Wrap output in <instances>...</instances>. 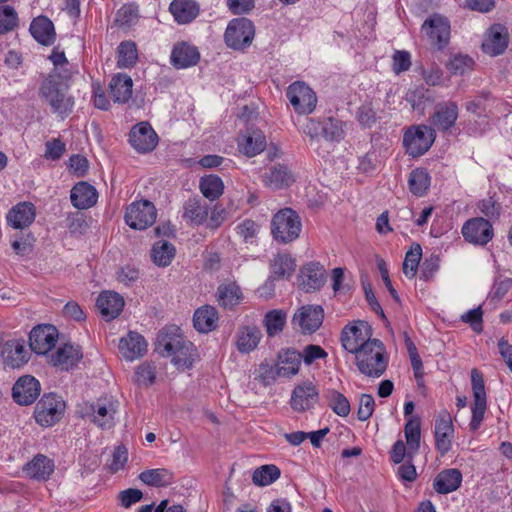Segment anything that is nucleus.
I'll list each match as a JSON object with an SVG mask.
<instances>
[{
	"instance_id": "nucleus-1",
	"label": "nucleus",
	"mask_w": 512,
	"mask_h": 512,
	"mask_svg": "<svg viewBox=\"0 0 512 512\" xmlns=\"http://www.w3.org/2000/svg\"><path fill=\"white\" fill-rule=\"evenodd\" d=\"M155 350L163 357H171L178 370H188L193 366L196 349L192 342L185 340L180 334L163 329L156 339Z\"/></svg>"
},
{
	"instance_id": "nucleus-2",
	"label": "nucleus",
	"mask_w": 512,
	"mask_h": 512,
	"mask_svg": "<svg viewBox=\"0 0 512 512\" xmlns=\"http://www.w3.org/2000/svg\"><path fill=\"white\" fill-rule=\"evenodd\" d=\"M58 76L47 75L39 87V96L47 103L51 111L62 118L69 115L74 107V97L69 94V85L56 82Z\"/></svg>"
},
{
	"instance_id": "nucleus-3",
	"label": "nucleus",
	"mask_w": 512,
	"mask_h": 512,
	"mask_svg": "<svg viewBox=\"0 0 512 512\" xmlns=\"http://www.w3.org/2000/svg\"><path fill=\"white\" fill-rule=\"evenodd\" d=\"M356 365L359 371L372 378H379L384 374L388 365V358L385 356V347L378 339L368 342L355 355Z\"/></svg>"
},
{
	"instance_id": "nucleus-4",
	"label": "nucleus",
	"mask_w": 512,
	"mask_h": 512,
	"mask_svg": "<svg viewBox=\"0 0 512 512\" xmlns=\"http://www.w3.org/2000/svg\"><path fill=\"white\" fill-rule=\"evenodd\" d=\"M271 231L276 241L290 243L299 237L302 224L299 215L291 208L279 210L272 219Z\"/></svg>"
},
{
	"instance_id": "nucleus-5",
	"label": "nucleus",
	"mask_w": 512,
	"mask_h": 512,
	"mask_svg": "<svg viewBox=\"0 0 512 512\" xmlns=\"http://www.w3.org/2000/svg\"><path fill=\"white\" fill-rule=\"evenodd\" d=\"M436 138L433 128L427 125L411 126L403 135V146L406 153L412 157L425 154Z\"/></svg>"
},
{
	"instance_id": "nucleus-6",
	"label": "nucleus",
	"mask_w": 512,
	"mask_h": 512,
	"mask_svg": "<svg viewBox=\"0 0 512 512\" xmlns=\"http://www.w3.org/2000/svg\"><path fill=\"white\" fill-rule=\"evenodd\" d=\"M255 36V27L247 18H236L229 22L225 31V43L234 50H244L249 47Z\"/></svg>"
},
{
	"instance_id": "nucleus-7",
	"label": "nucleus",
	"mask_w": 512,
	"mask_h": 512,
	"mask_svg": "<svg viewBox=\"0 0 512 512\" xmlns=\"http://www.w3.org/2000/svg\"><path fill=\"white\" fill-rule=\"evenodd\" d=\"M65 403L56 394H44L34 411L36 422L43 427H50L63 416Z\"/></svg>"
},
{
	"instance_id": "nucleus-8",
	"label": "nucleus",
	"mask_w": 512,
	"mask_h": 512,
	"mask_svg": "<svg viewBox=\"0 0 512 512\" xmlns=\"http://www.w3.org/2000/svg\"><path fill=\"white\" fill-rule=\"evenodd\" d=\"M286 96L294 111L298 114L307 115L316 108V93L303 81L290 84L286 90Z\"/></svg>"
},
{
	"instance_id": "nucleus-9",
	"label": "nucleus",
	"mask_w": 512,
	"mask_h": 512,
	"mask_svg": "<svg viewBox=\"0 0 512 512\" xmlns=\"http://www.w3.org/2000/svg\"><path fill=\"white\" fill-rule=\"evenodd\" d=\"M157 211L154 204L148 200L131 203L125 212L126 224L135 230H144L156 221Z\"/></svg>"
},
{
	"instance_id": "nucleus-10",
	"label": "nucleus",
	"mask_w": 512,
	"mask_h": 512,
	"mask_svg": "<svg viewBox=\"0 0 512 512\" xmlns=\"http://www.w3.org/2000/svg\"><path fill=\"white\" fill-rule=\"evenodd\" d=\"M422 31L437 50H443L449 44L450 22L442 15L434 14L427 18L422 24Z\"/></svg>"
},
{
	"instance_id": "nucleus-11",
	"label": "nucleus",
	"mask_w": 512,
	"mask_h": 512,
	"mask_svg": "<svg viewBox=\"0 0 512 512\" xmlns=\"http://www.w3.org/2000/svg\"><path fill=\"white\" fill-rule=\"evenodd\" d=\"M324 310L320 305L302 306L294 314L292 323L298 326L303 334L316 332L323 323Z\"/></svg>"
},
{
	"instance_id": "nucleus-12",
	"label": "nucleus",
	"mask_w": 512,
	"mask_h": 512,
	"mask_svg": "<svg viewBox=\"0 0 512 512\" xmlns=\"http://www.w3.org/2000/svg\"><path fill=\"white\" fill-rule=\"evenodd\" d=\"M462 235L467 242L484 246L492 240L493 228L488 220L476 217L465 222L462 227Z\"/></svg>"
},
{
	"instance_id": "nucleus-13",
	"label": "nucleus",
	"mask_w": 512,
	"mask_h": 512,
	"mask_svg": "<svg viewBox=\"0 0 512 512\" xmlns=\"http://www.w3.org/2000/svg\"><path fill=\"white\" fill-rule=\"evenodd\" d=\"M57 340L58 331L50 324L34 327L29 335L31 350L40 355H46L52 348H54Z\"/></svg>"
},
{
	"instance_id": "nucleus-14",
	"label": "nucleus",
	"mask_w": 512,
	"mask_h": 512,
	"mask_svg": "<svg viewBox=\"0 0 512 512\" xmlns=\"http://www.w3.org/2000/svg\"><path fill=\"white\" fill-rule=\"evenodd\" d=\"M458 114L459 109L456 102L447 101L439 103L430 117V127L434 131L447 132L455 125Z\"/></svg>"
},
{
	"instance_id": "nucleus-15",
	"label": "nucleus",
	"mask_w": 512,
	"mask_h": 512,
	"mask_svg": "<svg viewBox=\"0 0 512 512\" xmlns=\"http://www.w3.org/2000/svg\"><path fill=\"white\" fill-rule=\"evenodd\" d=\"M453 423L448 411H441L435 419V446L439 453L444 456L451 449V439L453 437Z\"/></svg>"
},
{
	"instance_id": "nucleus-16",
	"label": "nucleus",
	"mask_w": 512,
	"mask_h": 512,
	"mask_svg": "<svg viewBox=\"0 0 512 512\" xmlns=\"http://www.w3.org/2000/svg\"><path fill=\"white\" fill-rule=\"evenodd\" d=\"M40 391L39 381L31 375H25L13 385L12 397L19 405H30L38 398Z\"/></svg>"
},
{
	"instance_id": "nucleus-17",
	"label": "nucleus",
	"mask_w": 512,
	"mask_h": 512,
	"mask_svg": "<svg viewBox=\"0 0 512 512\" xmlns=\"http://www.w3.org/2000/svg\"><path fill=\"white\" fill-rule=\"evenodd\" d=\"M157 139V134L147 122L134 125L129 133L131 146L140 153L152 151L157 145Z\"/></svg>"
},
{
	"instance_id": "nucleus-18",
	"label": "nucleus",
	"mask_w": 512,
	"mask_h": 512,
	"mask_svg": "<svg viewBox=\"0 0 512 512\" xmlns=\"http://www.w3.org/2000/svg\"><path fill=\"white\" fill-rule=\"evenodd\" d=\"M364 330L355 325H347L341 332V342L343 348L353 354H357L371 340V328L363 326Z\"/></svg>"
},
{
	"instance_id": "nucleus-19",
	"label": "nucleus",
	"mask_w": 512,
	"mask_h": 512,
	"mask_svg": "<svg viewBox=\"0 0 512 512\" xmlns=\"http://www.w3.org/2000/svg\"><path fill=\"white\" fill-rule=\"evenodd\" d=\"M319 394L312 382H304L297 385L291 396L290 405L297 412H304L311 409L318 401Z\"/></svg>"
},
{
	"instance_id": "nucleus-20",
	"label": "nucleus",
	"mask_w": 512,
	"mask_h": 512,
	"mask_svg": "<svg viewBox=\"0 0 512 512\" xmlns=\"http://www.w3.org/2000/svg\"><path fill=\"white\" fill-rule=\"evenodd\" d=\"M82 357L83 354L78 345L66 343L49 356V362L61 370L68 371L75 367Z\"/></svg>"
},
{
	"instance_id": "nucleus-21",
	"label": "nucleus",
	"mask_w": 512,
	"mask_h": 512,
	"mask_svg": "<svg viewBox=\"0 0 512 512\" xmlns=\"http://www.w3.org/2000/svg\"><path fill=\"white\" fill-rule=\"evenodd\" d=\"M508 46V32L500 24H494L485 34L482 49L491 56L502 54Z\"/></svg>"
},
{
	"instance_id": "nucleus-22",
	"label": "nucleus",
	"mask_w": 512,
	"mask_h": 512,
	"mask_svg": "<svg viewBox=\"0 0 512 512\" xmlns=\"http://www.w3.org/2000/svg\"><path fill=\"white\" fill-rule=\"evenodd\" d=\"M36 208L31 202H20L7 213V223L14 229L29 227L35 220Z\"/></svg>"
},
{
	"instance_id": "nucleus-23",
	"label": "nucleus",
	"mask_w": 512,
	"mask_h": 512,
	"mask_svg": "<svg viewBox=\"0 0 512 512\" xmlns=\"http://www.w3.org/2000/svg\"><path fill=\"white\" fill-rule=\"evenodd\" d=\"M200 59V53L197 47L180 42L174 45L171 52V64L177 69H185L195 66Z\"/></svg>"
},
{
	"instance_id": "nucleus-24",
	"label": "nucleus",
	"mask_w": 512,
	"mask_h": 512,
	"mask_svg": "<svg viewBox=\"0 0 512 512\" xmlns=\"http://www.w3.org/2000/svg\"><path fill=\"white\" fill-rule=\"evenodd\" d=\"M125 305L123 297L113 291L102 292L96 301V306L107 321L119 316Z\"/></svg>"
},
{
	"instance_id": "nucleus-25",
	"label": "nucleus",
	"mask_w": 512,
	"mask_h": 512,
	"mask_svg": "<svg viewBox=\"0 0 512 512\" xmlns=\"http://www.w3.org/2000/svg\"><path fill=\"white\" fill-rule=\"evenodd\" d=\"M210 210L207 201L196 196L184 203L182 216L189 224L198 226L207 221Z\"/></svg>"
},
{
	"instance_id": "nucleus-26",
	"label": "nucleus",
	"mask_w": 512,
	"mask_h": 512,
	"mask_svg": "<svg viewBox=\"0 0 512 512\" xmlns=\"http://www.w3.org/2000/svg\"><path fill=\"white\" fill-rule=\"evenodd\" d=\"M299 278L304 291H315L325 283V270L319 263L310 262L301 268Z\"/></svg>"
},
{
	"instance_id": "nucleus-27",
	"label": "nucleus",
	"mask_w": 512,
	"mask_h": 512,
	"mask_svg": "<svg viewBox=\"0 0 512 512\" xmlns=\"http://www.w3.org/2000/svg\"><path fill=\"white\" fill-rule=\"evenodd\" d=\"M55 468L54 461L43 454H37L23 467L24 473L31 479L46 481Z\"/></svg>"
},
{
	"instance_id": "nucleus-28",
	"label": "nucleus",
	"mask_w": 512,
	"mask_h": 512,
	"mask_svg": "<svg viewBox=\"0 0 512 512\" xmlns=\"http://www.w3.org/2000/svg\"><path fill=\"white\" fill-rule=\"evenodd\" d=\"M92 421L102 429H110L114 425V416L117 412L116 404L107 398L98 399L91 405Z\"/></svg>"
},
{
	"instance_id": "nucleus-29",
	"label": "nucleus",
	"mask_w": 512,
	"mask_h": 512,
	"mask_svg": "<svg viewBox=\"0 0 512 512\" xmlns=\"http://www.w3.org/2000/svg\"><path fill=\"white\" fill-rule=\"evenodd\" d=\"M119 350L125 359L135 360L147 352V342L141 334L130 331L126 337L121 338Z\"/></svg>"
},
{
	"instance_id": "nucleus-30",
	"label": "nucleus",
	"mask_w": 512,
	"mask_h": 512,
	"mask_svg": "<svg viewBox=\"0 0 512 512\" xmlns=\"http://www.w3.org/2000/svg\"><path fill=\"white\" fill-rule=\"evenodd\" d=\"M70 199L72 205L80 210L88 209L97 203L98 193L94 186L81 181L71 189Z\"/></svg>"
},
{
	"instance_id": "nucleus-31",
	"label": "nucleus",
	"mask_w": 512,
	"mask_h": 512,
	"mask_svg": "<svg viewBox=\"0 0 512 512\" xmlns=\"http://www.w3.org/2000/svg\"><path fill=\"white\" fill-rule=\"evenodd\" d=\"M266 137L260 129L248 128L238 142L239 150L248 157H253L266 148Z\"/></svg>"
},
{
	"instance_id": "nucleus-32",
	"label": "nucleus",
	"mask_w": 512,
	"mask_h": 512,
	"mask_svg": "<svg viewBox=\"0 0 512 512\" xmlns=\"http://www.w3.org/2000/svg\"><path fill=\"white\" fill-rule=\"evenodd\" d=\"M219 314L215 307L204 305L194 312L193 325L200 333H209L218 327Z\"/></svg>"
},
{
	"instance_id": "nucleus-33",
	"label": "nucleus",
	"mask_w": 512,
	"mask_h": 512,
	"mask_svg": "<svg viewBox=\"0 0 512 512\" xmlns=\"http://www.w3.org/2000/svg\"><path fill=\"white\" fill-rule=\"evenodd\" d=\"M30 32L33 38L44 46H50L55 41L54 24L46 16H39L33 19L30 25Z\"/></svg>"
},
{
	"instance_id": "nucleus-34",
	"label": "nucleus",
	"mask_w": 512,
	"mask_h": 512,
	"mask_svg": "<svg viewBox=\"0 0 512 512\" xmlns=\"http://www.w3.org/2000/svg\"><path fill=\"white\" fill-rule=\"evenodd\" d=\"M1 356L6 366L19 368L29 360V352L17 341L6 342L1 349Z\"/></svg>"
},
{
	"instance_id": "nucleus-35",
	"label": "nucleus",
	"mask_w": 512,
	"mask_h": 512,
	"mask_svg": "<svg viewBox=\"0 0 512 512\" xmlns=\"http://www.w3.org/2000/svg\"><path fill=\"white\" fill-rule=\"evenodd\" d=\"M132 88V78L127 74L118 73L110 81V96L115 103H126L132 96Z\"/></svg>"
},
{
	"instance_id": "nucleus-36",
	"label": "nucleus",
	"mask_w": 512,
	"mask_h": 512,
	"mask_svg": "<svg viewBox=\"0 0 512 512\" xmlns=\"http://www.w3.org/2000/svg\"><path fill=\"white\" fill-rule=\"evenodd\" d=\"M169 10L179 24L192 22L200 12L199 5L194 0H173Z\"/></svg>"
},
{
	"instance_id": "nucleus-37",
	"label": "nucleus",
	"mask_w": 512,
	"mask_h": 512,
	"mask_svg": "<svg viewBox=\"0 0 512 512\" xmlns=\"http://www.w3.org/2000/svg\"><path fill=\"white\" fill-rule=\"evenodd\" d=\"M462 483V473L456 468L445 469L437 474L433 488L439 494H448L457 490Z\"/></svg>"
},
{
	"instance_id": "nucleus-38",
	"label": "nucleus",
	"mask_w": 512,
	"mask_h": 512,
	"mask_svg": "<svg viewBox=\"0 0 512 512\" xmlns=\"http://www.w3.org/2000/svg\"><path fill=\"white\" fill-rule=\"evenodd\" d=\"M262 338L261 330L257 326H244L237 332L236 347L241 353L255 350Z\"/></svg>"
},
{
	"instance_id": "nucleus-39",
	"label": "nucleus",
	"mask_w": 512,
	"mask_h": 512,
	"mask_svg": "<svg viewBox=\"0 0 512 512\" xmlns=\"http://www.w3.org/2000/svg\"><path fill=\"white\" fill-rule=\"evenodd\" d=\"M302 355L293 348L282 349L278 354L279 372L283 377H290L298 373Z\"/></svg>"
},
{
	"instance_id": "nucleus-40",
	"label": "nucleus",
	"mask_w": 512,
	"mask_h": 512,
	"mask_svg": "<svg viewBox=\"0 0 512 512\" xmlns=\"http://www.w3.org/2000/svg\"><path fill=\"white\" fill-rule=\"evenodd\" d=\"M294 182L291 171L285 165H277L270 169L264 177L266 186L272 189H283L289 187Z\"/></svg>"
},
{
	"instance_id": "nucleus-41",
	"label": "nucleus",
	"mask_w": 512,
	"mask_h": 512,
	"mask_svg": "<svg viewBox=\"0 0 512 512\" xmlns=\"http://www.w3.org/2000/svg\"><path fill=\"white\" fill-rule=\"evenodd\" d=\"M138 478L148 486L166 487L173 483L174 474L166 468H157L141 472Z\"/></svg>"
},
{
	"instance_id": "nucleus-42",
	"label": "nucleus",
	"mask_w": 512,
	"mask_h": 512,
	"mask_svg": "<svg viewBox=\"0 0 512 512\" xmlns=\"http://www.w3.org/2000/svg\"><path fill=\"white\" fill-rule=\"evenodd\" d=\"M242 299L240 287L235 283L222 284L217 289V301L225 309H232Z\"/></svg>"
},
{
	"instance_id": "nucleus-43",
	"label": "nucleus",
	"mask_w": 512,
	"mask_h": 512,
	"mask_svg": "<svg viewBox=\"0 0 512 512\" xmlns=\"http://www.w3.org/2000/svg\"><path fill=\"white\" fill-rule=\"evenodd\" d=\"M176 249L168 241L161 240L154 243L151 249V259L159 267H166L171 264L175 257Z\"/></svg>"
},
{
	"instance_id": "nucleus-44",
	"label": "nucleus",
	"mask_w": 512,
	"mask_h": 512,
	"mask_svg": "<svg viewBox=\"0 0 512 512\" xmlns=\"http://www.w3.org/2000/svg\"><path fill=\"white\" fill-rule=\"evenodd\" d=\"M431 177L426 169L416 168L409 174L408 188L409 191L418 197H422L427 193L430 187Z\"/></svg>"
},
{
	"instance_id": "nucleus-45",
	"label": "nucleus",
	"mask_w": 512,
	"mask_h": 512,
	"mask_svg": "<svg viewBox=\"0 0 512 512\" xmlns=\"http://www.w3.org/2000/svg\"><path fill=\"white\" fill-rule=\"evenodd\" d=\"M295 261L288 254H277L271 263V276L275 279L289 278L295 270Z\"/></svg>"
},
{
	"instance_id": "nucleus-46",
	"label": "nucleus",
	"mask_w": 512,
	"mask_h": 512,
	"mask_svg": "<svg viewBox=\"0 0 512 512\" xmlns=\"http://www.w3.org/2000/svg\"><path fill=\"white\" fill-rule=\"evenodd\" d=\"M199 188L205 198L214 201L223 194L224 184L219 176L208 175L201 178Z\"/></svg>"
},
{
	"instance_id": "nucleus-47",
	"label": "nucleus",
	"mask_w": 512,
	"mask_h": 512,
	"mask_svg": "<svg viewBox=\"0 0 512 512\" xmlns=\"http://www.w3.org/2000/svg\"><path fill=\"white\" fill-rule=\"evenodd\" d=\"M328 406L340 417H346L350 413V402L346 396L337 390L329 389L325 393Z\"/></svg>"
},
{
	"instance_id": "nucleus-48",
	"label": "nucleus",
	"mask_w": 512,
	"mask_h": 512,
	"mask_svg": "<svg viewBox=\"0 0 512 512\" xmlns=\"http://www.w3.org/2000/svg\"><path fill=\"white\" fill-rule=\"evenodd\" d=\"M493 101L491 93L487 90H482L473 99L465 103V109L469 113L482 116L487 112Z\"/></svg>"
},
{
	"instance_id": "nucleus-49",
	"label": "nucleus",
	"mask_w": 512,
	"mask_h": 512,
	"mask_svg": "<svg viewBox=\"0 0 512 512\" xmlns=\"http://www.w3.org/2000/svg\"><path fill=\"white\" fill-rule=\"evenodd\" d=\"M138 59L137 47L133 41H123L118 46L117 64L120 68L134 66Z\"/></svg>"
},
{
	"instance_id": "nucleus-50",
	"label": "nucleus",
	"mask_w": 512,
	"mask_h": 512,
	"mask_svg": "<svg viewBox=\"0 0 512 512\" xmlns=\"http://www.w3.org/2000/svg\"><path fill=\"white\" fill-rule=\"evenodd\" d=\"M406 442L410 450L417 452L420 448L421 423L418 416L408 419L404 427Z\"/></svg>"
},
{
	"instance_id": "nucleus-51",
	"label": "nucleus",
	"mask_w": 512,
	"mask_h": 512,
	"mask_svg": "<svg viewBox=\"0 0 512 512\" xmlns=\"http://www.w3.org/2000/svg\"><path fill=\"white\" fill-rule=\"evenodd\" d=\"M422 257V248L419 244H414L406 252L402 270L405 276L414 278L417 274L418 266Z\"/></svg>"
},
{
	"instance_id": "nucleus-52",
	"label": "nucleus",
	"mask_w": 512,
	"mask_h": 512,
	"mask_svg": "<svg viewBox=\"0 0 512 512\" xmlns=\"http://www.w3.org/2000/svg\"><path fill=\"white\" fill-rule=\"evenodd\" d=\"M286 323V313L282 310H271L264 317V325L269 337L280 333Z\"/></svg>"
},
{
	"instance_id": "nucleus-53",
	"label": "nucleus",
	"mask_w": 512,
	"mask_h": 512,
	"mask_svg": "<svg viewBox=\"0 0 512 512\" xmlns=\"http://www.w3.org/2000/svg\"><path fill=\"white\" fill-rule=\"evenodd\" d=\"M280 477V469L275 465H263L257 468L252 475L254 484L267 486Z\"/></svg>"
},
{
	"instance_id": "nucleus-54",
	"label": "nucleus",
	"mask_w": 512,
	"mask_h": 512,
	"mask_svg": "<svg viewBox=\"0 0 512 512\" xmlns=\"http://www.w3.org/2000/svg\"><path fill=\"white\" fill-rule=\"evenodd\" d=\"M474 61L468 55L456 54L446 64L447 69L454 75H463L471 71Z\"/></svg>"
},
{
	"instance_id": "nucleus-55",
	"label": "nucleus",
	"mask_w": 512,
	"mask_h": 512,
	"mask_svg": "<svg viewBox=\"0 0 512 512\" xmlns=\"http://www.w3.org/2000/svg\"><path fill=\"white\" fill-rule=\"evenodd\" d=\"M18 25V17L11 6H0V34L12 31Z\"/></svg>"
},
{
	"instance_id": "nucleus-56",
	"label": "nucleus",
	"mask_w": 512,
	"mask_h": 512,
	"mask_svg": "<svg viewBox=\"0 0 512 512\" xmlns=\"http://www.w3.org/2000/svg\"><path fill=\"white\" fill-rule=\"evenodd\" d=\"M324 122H321L314 118H309L305 124L303 131L310 137V145L315 149L319 150V137L323 134Z\"/></svg>"
},
{
	"instance_id": "nucleus-57",
	"label": "nucleus",
	"mask_w": 512,
	"mask_h": 512,
	"mask_svg": "<svg viewBox=\"0 0 512 512\" xmlns=\"http://www.w3.org/2000/svg\"><path fill=\"white\" fill-rule=\"evenodd\" d=\"M136 382L139 385H151L156 379V367L148 362L139 365L135 372Z\"/></svg>"
},
{
	"instance_id": "nucleus-58",
	"label": "nucleus",
	"mask_w": 512,
	"mask_h": 512,
	"mask_svg": "<svg viewBox=\"0 0 512 512\" xmlns=\"http://www.w3.org/2000/svg\"><path fill=\"white\" fill-rule=\"evenodd\" d=\"M357 119L364 127H372L377 121V112L371 102L363 103L357 111Z\"/></svg>"
},
{
	"instance_id": "nucleus-59",
	"label": "nucleus",
	"mask_w": 512,
	"mask_h": 512,
	"mask_svg": "<svg viewBox=\"0 0 512 512\" xmlns=\"http://www.w3.org/2000/svg\"><path fill=\"white\" fill-rule=\"evenodd\" d=\"M472 418L469 423L471 431L475 432L479 429L486 411V398L474 399L472 406Z\"/></svg>"
},
{
	"instance_id": "nucleus-60",
	"label": "nucleus",
	"mask_w": 512,
	"mask_h": 512,
	"mask_svg": "<svg viewBox=\"0 0 512 512\" xmlns=\"http://www.w3.org/2000/svg\"><path fill=\"white\" fill-rule=\"evenodd\" d=\"M440 259L437 255H430L424 259L420 267V279L430 281L439 269Z\"/></svg>"
},
{
	"instance_id": "nucleus-61",
	"label": "nucleus",
	"mask_w": 512,
	"mask_h": 512,
	"mask_svg": "<svg viewBox=\"0 0 512 512\" xmlns=\"http://www.w3.org/2000/svg\"><path fill=\"white\" fill-rule=\"evenodd\" d=\"M375 408L374 398L370 394H362L359 399V407L357 411V418L360 421L368 420Z\"/></svg>"
},
{
	"instance_id": "nucleus-62",
	"label": "nucleus",
	"mask_w": 512,
	"mask_h": 512,
	"mask_svg": "<svg viewBox=\"0 0 512 512\" xmlns=\"http://www.w3.org/2000/svg\"><path fill=\"white\" fill-rule=\"evenodd\" d=\"M137 17L136 7L133 5H124L118 10L115 22L118 26H129L135 22Z\"/></svg>"
},
{
	"instance_id": "nucleus-63",
	"label": "nucleus",
	"mask_w": 512,
	"mask_h": 512,
	"mask_svg": "<svg viewBox=\"0 0 512 512\" xmlns=\"http://www.w3.org/2000/svg\"><path fill=\"white\" fill-rule=\"evenodd\" d=\"M322 136L329 141H339L343 137V130L339 126V122L332 118L326 119Z\"/></svg>"
},
{
	"instance_id": "nucleus-64",
	"label": "nucleus",
	"mask_w": 512,
	"mask_h": 512,
	"mask_svg": "<svg viewBox=\"0 0 512 512\" xmlns=\"http://www.w3.org/2000/svg\"><path fill=\"white\" fill-rule=\"evenodd\" d=\"M68 166L77 177H84L88 171L89 162L86 157L74 154L69 158Z\"/></svg>"
}]
</instances>
